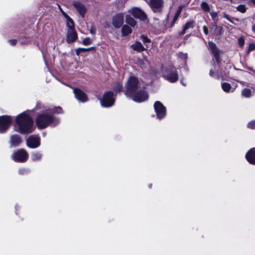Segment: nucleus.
Returning <instances> with one entry per match:
<instances>
[{
  "label": "nucleus",
  "mask_w": 255,
  "mask_h": 255,
  "mask_svg": "<svg viewBox=\"0 0 255 255\" xmlns=\"http://www.w3.org/2000/svg\"><path fill=\"white\" fill-rule=\"evenodd\" d=\"M142 81L134 76L129 77L126 85L125 94L136 102H142L148 98L147 93Z\"/></svg>",
  "instance_id": "f257e3e1"
},
{
  "label": "nucleus",
  "mask_w": 255,
  "mask_h": 255,
  "mask_svg": "<svg viewBox=\"0 0 255 255\" xmlns=\"http://www.w3.org/2000/svg\"><path fill=\"white\" fill-rule=\"evenodd\" d=\"M31 112L27 111L18 115L15 118V130L22 134H27L31 131Z\"/></svg>",
  "instance_id": "f03ea898"
},
{
  "label": "nucleus",
  "mask_w": 255,
  "mask_h": 255,
  "mask_svg": "<svg viewBox=\"0 0 255 255\" xmlns=\"http://www.w3.org/2000/svg\"><path fill=\"white\" fill-rule=\"evenodd\" d=\"M59 123L56 117L44 113L40 114L36 119V124L38 128L43 129L48 126L55 127Z\"/></svg>",
  "instance_id": "7ed1b4c3"
},
{
  "label": "nucleus",
  "mask_w": 255,
  "mask_h": 255,
  "mask_svg": "<svg viewBox=\"0 0 255 255\" xmlns=\"http://www.w3.org/2000/svg\"><path fill=\"white\" fill-rule=\"evenodd\" d=\"M162 74L164 78L171 83L175 82L178 79V73L172 64L167 67H163Z\"/></svg>",
  "instance_id": "20e7f679"
},
{
  "label": "nucleus",
  "mask_w": 255,
  "mask_h": 255,
  "mask_svg": "<svg viewBox=\"0 0 255 255\" xmlns=\"http://www.w3.org/2000/svg\"><path fill=\"white\" fill-rule=\"evenodd\" d=\"M115 102L114 94L112 92H107L103 96L102 99H100L101 106L104 107H110L112 106Z\"/></svg>",
  "instance_id": "39448f33"
},
{
  "label": "nucleus",
  "mask_w": 255,
  "mask_h": 255,
  "mask_svg": "<svg viewBox=\"0 0 255 255\" xmlns=\"http://www.w3.org/2000/svg\"><path fill=\"white\" fill-rule=\"evenodd\" d=\"M28 155L25 150L18 149L11 155L12 159L15 162H24L28 159Z\"/></svg>",
  "instance_id": "423d86ee"
},
{
  "label": "nucleus",
  "mask_w": 255,
  "mask_h": 255,
  "mask_svg": "<svg viewBox=\"0 0 255 255\" xmlns=\"http://www.w3.org/2000/svg\"><path fill=\"white\" fill-rule=\"evenodd\" d=\"M12 118L10 116H0V132H4L10 126Z\"/></svg>",
  "instance_id": "0eeeda50"
},
{
  "label": "nucleus",
  "mask_w": 255,
  "mask_h": 255,
  "mask_svg": "<svg viewBox=\"0 0 255 255\" xmlns=\"http://www.w3.org/2000/svg\"><path fill=\"white\" fill-rule=\"evenodd\" d=\"M154 108L156 113L157 118L159 120L163 119L165 116L166 114V108L160 102H155Z\"/></svg>",
  "instance_id": "6e6552de"
},
{
  "label": "nucleus",
  "mask_w": 255,
  "mask_h": 255,
  "mask_svg": "<svg viewBox=\"0 0 255 255\" xmlns=\"http://www.w3.org/2000/svg\"><path fill=\"white\" fill-rule=\"evenodd\" d=\"M150 6L154 12L161 11L163 5V0H150Z\"/></svg>",
  "instance_id": "1a4fd4ad"
},
{
  "label": "nucleus",
  "mask_w": 255,
  "mask_h": 255,
  "mask_svg": "<svg viewBox=\"0 0 255 255\" xmlns=\"http://www.w3.org/2000/svg\"><path fill=\"white\" fill-rule=\"evenodd\" d=\"M124 15L120 13L115 15L113 18L112 24L115 28H120L124 22Z\"/></svg>",
  "instance_id": "9d476101"
},
{
  "label": "nucleus",
  "mask_w": 255,
  "mask_h": 255,
  "mask_svg": "<svg viewBox=\"0 0 255 255\" xmlns=\"http://www.w3.org/2000/svg\"><path fill=\"white\" fill-rule=\"evenodd\" d=\"M129 12L135 18H138L141 20H144L146 18L145 13L137 7H134L129 10Z\"/></svg>",
  "instance_id": "9b49d317"
},
{
  "label": "nucleus",
  "mask_w": 255,
  "mask_h": 255,
  "mask_svg": "<svg viewBox=\"0 0 255 255\" xmlns=\"http://www.w3.org/2000/svg\"><path fill=\"white\" fill-rule=\"evenodd\" d=\"M74 93L75 98L82 102H85L87 101V97L86 94L79 89L75 88L74 89Z\"/></svg>",
  "instance_id": "f8f14e48"
},
{
  "label": "nucleus",
  "mask_w": 255,
  "mask_h": 255,
  "mask_svg": "<svg viewBox=\"0 0 255 255\" xmlns=\"http://www.w3.org/2000/svg\"><path fill=\"white\" fill-rule=\"evenodd\" d=\"M208 46L210 49L211 50L215 58V59L218 63L219 62V56H220V51L216 47V44L213 42L209 41L208 42Z\"/></svg>",
  "instance_id": "ddd939ff"
},
{
  "label": "nucleus",
  "mask_w": 255,
  "mask_h": 255,
  "mask_svg": "<svg viewBox=\"0 0 255 255\" xmlns=\"http://www.w3.org/2000/svg\"><path fill=\"white\" fill-rule=\"evenodd\" d=\"M73 4L79 13L82 16V17H84L87 10L85 6L80 2H75Z\"/></svg>",
  "instance_id": "4468645a"
},
{
  "label": "nucleus",
  "mask_w": 255,
  "mask_h": 255,
  "mask_svg": "<svg viewBox=\"0 0 255 255\" xmlns=\"http://www.w3.org/2000/svg\"><path fill=\"white\" fill-rule=\"evenodd\" d=\"M246 158L250 163L255 164V148L251 149L246 153Z\"/></svg>",
  "instance_id": "2eb2a0df"
},
{
  "label": "nucleus",
  "mask_w": 255,
  "mask_h": 255,
  "mask_svg": "<svg viewBox=\"0 0 255 255\" xmlns=\"http://www.w3.org/2000/svg\"><path fill=\"white\" fill-rule=\"evenodd\" d=\"M77 34L75 29L68 30L67 34V42L71 43L75 41L77 39Z\"/></svg>",
  "instance_id": "dca6fc26"
},
{
  "label": "nucleus",
  "mask_w": 255,
  "mask_h": 255,
  "mask_svg": "<svg viewBox=\"0 0 255 255\" xmlns=\"http://www.w3.org/2000/svg\"><path fill=\"white\" fill-rule=\"evenodd\" d=\"M22 142L20 136L17 134H14L11 136L10 139V143L11 147H16L18 146Z\"/></svg>",
  "instance_id": "f3484780"
},
{
  "label": "nucleus",
  "mask_w": 255,
  "mask_h": 255,
  "mask_svg": "<svg viewBox=\"0 0 255 255\" xmlns=\"http://www.w3.org/2000/svg\"><path fill=\"white\" fill-rule=\"evenodd\" d=\"M221 86L224 92L226 93H230L233 92L235 91L237 86V85L236 84L234 86H231L230 84L227 82H224L222 83Z\"/></svg>",
  "instance_id": "a211bd4d"
},
{
  "label": "nucleus",
  "mask_w": 255,
  "mask_h": 255,
  "mask_svg": "<svg viewBox=\"0 0 255 255\" xmlns=\"http://www.w3.org/2000/svg\"><path fill=\"white\" fill-rule=\"evenodd\" d=\"M187 58V54L186 53H180L179 54V59L181 62V66H179V68L184 67L185 70H187L186 67V59Z\"/></svg>",
  "instance_id": "6ab92c4d"
},
{
  "label": "nucleus",
  "mask_w": 255,
  "mask_h": 255,
  "mask_svg": "<svg viewBox=\"0 0 255 255\" xmlns=\"http://www.w3.org/2000/svg\"><path fill=\"white\" fill-rule=\"evenodd\" d=\"M131 47L133 50L138 52H141L146 49L140 42L137 41L132 44Z\"/></svg>",
  "instance_id": "aec40b11"
},
{
  "label": "nucleus",
  "mask_w": 255,
  "mask_h": 255,
  "mask_svg": "<svg viewBox=\"0 0 255 255\" xmlns=\"http://www.w3.org/2000/svg\"><path fill=\"white\" fill-rule=\"evenodd\" d=\"M126 21L127 24H129L131 27H134L136 26L135 21L130 15L126 16Z\"/></svg>",
  "instance_id": "412c9836"
},
{
  "label": "nucleus",
  "mask_w": 255,
  "mask_h": 255,
  "mask_svg": "<svg viewBox=\"0 0 255 255\" xmlns=\"http://www.w3.org/2000/svg\"><path fill=\"white\" fill-rule=\"evenodd\" d=\"M123 35L126 36L131 32V29L128 25H124L122 28Z\"/></svg>",
  "instance_id": "4be33fe9"
},
{
  "label": "nucleus",
  "mask_w": 255,
  "mask_h": 255,
  "mask_svg": "<svg viewBox=\"0 0 255 255\" xmlns=\"http://www.w3.org/2000/svg\"><path fill=\"white\" fill-rule=\"evenodd\" d=\"M242 95L247 98H249L252 97V91L248 88L244 89L242 91Z\"/></svg>",
  "instance_id": "5701e85b"
},
{
  "label": "nucleus",
  "mask_w": 255,
  "mask_h": 255,
  "mask_svg": "<svg viewBox=\"0 0 255 255\" xmlns=\"http://www.w3.org/2000/svg\"><path fill=\"white\" fill-rule=\"evenodd\" d=\"M40 143V137L37 135H33V148L37 147Z\"/></svg>",
  "instance_id": "b1692460"
},
{
  "label": "nucleus",
  "mask_w": 255,
  "mask_h": 255,
  "mask_svg": "<svg viewBox=\"0 0 255 255\" xmlns=\"http://www.w3.org/2000/svg\"><path fill=\"white\" fill-rule=\"evenodd\" d=\"M193 21H189V22H187L185 25H184V26L183 27V28L182 29V30L181 31V33H180V34L182 35V34H183L185 33L186 31L190 28H192L193 27Z\"/></svg>",
  "instance_id": "393cba45"
},
{
  "label": "nucleus",
  "mask_w": 255,
  "mask_h": 255,
  "mask_svg": "<svg viewBox=\"0 0 255 255\" xmlns=\"http://www.w3.org/2000/svg\"><path fill=\"white\" fill-rule=\"evenodd\" d=\"M67 21V26L68 27V30L74 29V22L73 20L70 17L66 18Z\"/></svg>",
  "instance_id": "a878e982"
},
{
  "label": "nucleus",
  "mask_w": 255,
  "mask_h": 255,
  "mask_svg": "<svg viewBox=\"0 0 255 255\" xmlns=\"http://www.w3.org/2000/svg\"><path fill=\"white\" fill-rule=\"evenodd\" d=\"M201 7L202 9L205 12L209 11L210 10V7L206 2H202L201 4Z\"/></svg>",
  "instance_id": "bb28decb"
},
{
  "label": "nucleus",
  "mask_w": 255,
  "mask_h": 255,
  "mask_svg": "<svg viewBox=\"0 0 255 255\" xmlns=\"http://www.w3.org/2000/svg\"><path fill=\"white\" fill-rule=\"evenodd\" d=\"M93 49V47L89 48H78L77 49H76V52L77 55H79V54L81 52L88 51L89 50H92Z\"/></svg>",
  "instance_id": "cd10ccee"
},
{
  "label": "nucleus",
  "mask_w": 255,
  "mask_h": 255,
  "mask_svg": "<svg viewBox=\"0 0 255 255\" xmlns=\"http://www.w3.org/2000/svg\"><path fill=\"white\" fill-rule=\"evenodd\" d=\"M209 75H210V76L211 77H212L215 78H219V74H217L215 72V70L213 69H211L210 70Z\"/></svg>",
  "instance_id": "c85d7f7f"
},
{
  "label": "nucleus",
  "mask_w": 255,
  "mask_h": 255,
  "mask_svg": "<svg viewBox=\"0 0 255 255\" xmlns=\"http://www.w3.org/2000/svg\"><path fill=\"white\" fill-rule=\"evenodd\" d=\"M180 10H178V11H177V12L176 13L175 15H174V17L173 19V20H172V23H171V26H172L174 23H175V22L176 21V20L178 19L179 15H180Z\"/></svg>",
  "instance_id": "c756f323"
},
{
  "label": "nucleus",
  "mask_w": 255,
  "mask_h": 255,
  "mask_svg": "<svg viewBox=\"0 0 255 255\" xmlns=\"http://www.w3.org/2000/svg\"><path fill=\"white\" fill-rule=\"evenodd\" d=\"M122 85L120 83H117L114 87V90L116 92H120L122 90Z\"/></svg>",
  "instance_id": "7c9ffc66"
},
{
  "label": "nucleus",
  "mask_w": 255,
  "mask_h": 255,
  "mask_svg": "<svg viewBox=\"0 0 255 255\" xmlns=\"http://www.w3.org/2000/svg\"><path fill=\"white\" fill-rule=\"evenodd\" d=\"M237 9L239 11L244 13L246 11V8L244 5H240L237 7Z\"/></svg>",
  "instance_id": "2f4dec72"
},
{
  "label": "nucleus",
  "mask_w": 255,
  "mask_h": 255,
  "mask_svg": "<svg viewBox=\"0 0 255 255\" xmlns=\"http://www.w3.org/2000/svg\"><path fill=\"white\" fill-rule=\"evenodd\" d=\"M248 127L251 129H255V120L249 122L248 124Z\"/></svg>",
  "instance_id": "473e14b6"
},
{
  "label": "nucleus",
  "mask_w": 255,
  "mask_h": 255,
  "mask_svg": "<svg viewBox=\"0 0 255 255\" xmlns=\"http://www.w3.org/2000/svg\"><path fill=\"white\" fill-rule=\"evenodd\" d=\"M91 40L90 38H86L83 39V44L85 45H88L91 43Z\"/></svg>",
  "instance_id": "72a5a7b5"
},
{
  "label": "nucleus",
  "mask_w": 255,
  "mask_h": 255,
  "mask_svg": "<svg viewBox=\"0 0 255 255\" xmlns=\"http://www.w3.org/2000/svg\"><path fill=\"white\" fill-rule=\"evenodd\" d=\"M141 39L142 40L143 43H150V40L146 36L144 35H141L140 36Z\"/></svg>",
  "instance_id": "f704fd0d"
},
{
  "label": "nucleus",
  "mask_w": 255,
  "mask_h": 255,
  "mask_svg": "<svg viewBox=\"0 0 255 255\" xmlns=\"http://www.w3.org/2000/svg\"><path fill=\"white\" fill-rule=\"evenodd\" d=\"M29 41H30L29 38L27 39L26 37H24V38H21L19 40V42L21 44H26Z\"/></svg>",
  "instance_id": "c9c22d12"
},
{
  "label": "nucleus",
  "mask_w": 255,
  "mask_h": 255,
  "mask_svg": "<svg viewBox=\"0 0 255 255\" xmlns=\"http://www.w3.org/2000/svg\"><path fill=\"white\" fill-rule=\"evenodd\" d=\"M53 113H56V114H60L62 113V109L60 107H55L53 110Z\"/></svg>",
  "instance_id": "e433bc0d"
},
{
  "label": "nucleus",
  "mask_w": 255,
  "mask_h": 255,
  "mask_svg": "<svg viewBox=\"0 0 255 255\" xmlns=\"http://www.w3.org/2000/svg\"><path fill=\"white\" fill-rule=\"evenodd\" d=\"M41 154L39 153H36L33 155V160H37L40 159Z\"/></svg>",
  "instance_id": "4c0bfd02"
},
{
  "label": "nucleus",
  "mask_w": 255,
  "mask_h": 255,
  "mask_svg": "<svg viewBox=\"0 0 255 255\" xmlns=\"http://www.w3.org/2000/svg\"><path fill=\"white\" fill-rule=\"evenodd\" d=\"M26 144L29 147H32V138L31 136H29L28 138H27L26 140Z\"/></svg>",
  "instance_id": "58836bf2"
},
{
  "label": "nucleus",
  "mask_w": 255,
  "mask_h": 255,
  "mask_svg": "<svg viewBox=\"0 0 255 255\" xmlns=\"http://www.w3.org/2000/svg\"><path fill=\"white\" fill-rule=\"evenodd\" d=\"M238 43L240 46L242 47L244 44V39L243 37H240L238 39Z\"/></svg>",
  "instance_id": "ea45409f"
},
{
  "label": "nucleus",
  "mask_w": 255,
  "mask_h": 255,
  "mask_svg": "<svg viewBox=\"0 0 255 255\" xmlns=\"http://www.w3.org/2000/svg\"><path fill=\"white\" fill-rule=\"evenodd\" d=\"M255 49V44H253V43L250 44L249 45L248 51H251L254 50Z\"/></svg>",
  "instance_id": "a19ab883"
},
{
  "label": "nucleus",
  "mask_w": 255,
  "mask_h": 255,
  "mask_svg": "<svg viewBox=\"0 0 255 255\" xmlns=\"http://www.w3.org/2000/svg\"><path fill=\"white\" fill-rule=\"evenodd\" d=\"M8 42L10 45H14L16 44L17 40L16 39H10L8 40Z\"/></svg>",
  "instance_id": "79ce46f5"
},
{
  "label": "nucleus",
  "mask_w": 255,
  "mask_h": 255,
  "mask_svg": "<svg viewBox=\"0 0 255 255\" xmlns=\"http://www.w3.org/2000/svg\"><path fill=\"white\" fill-rule=\"evenodd\" d=\"M42 104L39 103V102H38L37 104H36V105L34 108V110H38V109H40L42 108Z\"/></svg>",
  "instance_id": "37998d69"
},
{
  "label": "nucleus",
  "mask_w": 255,
  "mask_h": 255,
  "mask_svg": "<svg viewBox=\"0 0 255 255\" xmlns=\"http://www.w3.org/2000/svg\"><path fill=\"white\" fill-rule=\"evenodd\" d=\"M203 29L204 33L206 35H207L208 33V29L207 27L206 26H204L203 27Z\"/></svg>",
  "instance_id": "c03bdc74"
},
{
  "label": "nucleus",
  "mask_w": 255,
  "mask_h": 255,
  "mask_svg": "<svg viewBox=\"0 0 255 255\" xmlns=\"http://www.w3.org/2000/svg\"><path fill=\"white\" fill-rule=\"evenodd\" d=\"M211 16L214 18L217 16V13L216 12H212L210 13Z\"/></svg>",
  "instance_id": "a18cd8bd"
},
{
  "label": "nucleus",
  "mask_w": 255,
  "mask_h": 255,
  "mask_svg": "<svg viewBox=\"0 0 255 255\" xmlns=\"http://www.w3.org/2000/svg\"><path fill=\"white\" fill-rule=\"evenodd\" d=\"M60 10L62 13V15L66 18L69 17L62 9L60 7Z\"/></svg>",
  "instance_id": "49530a36"
},
{
  "label": "nucleus",
  "mask_w": 255,
  "mask_h": 255,
  "mask_svg": "<svg viewBox=\"0 0 255 255\" xmlns=\"http://www.w3.org/2000/svg\"><path fill=\"white\" fill-rule=\"evenodd\" d=\"M252 30L254 33H255V24L252 26Z\"/></svg>",
  "instance_id": "de8ad7c7"
},
{
  "label": "nucleus",
  "mask_w": 255,
  "mask_h": 255,
  "mask_svg": "<svg viewBox=\"0 0 255 255\" xmlns=\"http://www.w3.org/2000/svg\"><path fill=\"white\" fill-rule=\"evenodd\" d=\"M181 83L183 85V86H186V84L185 83H184V82H183V80L182 79L181 80Z\"/></svg>",
  "instance_id": "09e8293b"
},
{
  "label": "nucleus",
  "mask_w": 255,
  "mask_h": 255,
  "mask_svg": "<svg viewBox=\"0 0 255 255\" xmlns=\"http://www.w3.org/2000/svg\"><path fill=\"white\" fill-rule=\"evenodd\" d=\"M224 17H225L226 19H227L228 20H230V18H229V16H228L227 15L225 14V15H224Z\"/></svg>",
  "instance_id": "8fccbe9b"
},
{
  "label": "nucleus",
  "mask_w": 255,
  "mask_h": 255,
  "mask_svg": "<svg viewBox=\"0 0 255 255\" xmlns=\"http://www.w3.org/2000/svg\"><path fill=\"white\" fill-rule=\"evenodd\" d=\"M224 17H225L226 19H227L228 20H230V18H229V16H228L227 15L225 14V15H224Z\"/></svg>",
  "instance_id": "3c124183"
},
{
  "label": "nucleus",
  "mask_w": 255,
  "mask_h": 255,
  "mask_svg": "<svg viewBox=\"0 0 255 255\" xmlns=\"http://www.w3.org/2000/svg\"><path fill=\"white\" fill-rule=\"evenodd\" d=\"M251 2L254 4H255V0H251Z\"/></svg>",
  "instance_id": "603ef678"
},
{
  "label": "nucleus",
  "mask_w": 255,
  "mask_h": 255,
  "mask_svg": "<svg viewBox=\"0 0 255 255\" xmlns=\"http://www.w3.org/2000/svg\"><path fill=\"white\" fill-rule=\"evenodd\" d=\"M19 171L20 173H23L22 171H24V169H20Z\"/></svg>",
  "instance_id": "864d4df0"
},
{
  "label": "nucleus",
  "mask_w": 255,
  "mask_h": 255,
  "mask_svg": "<svg viewBox=\"0 0 255 255\" xmlns=\"http://www.w3.org/2000/svg\"><path fill=\"white\" fill-rule=\"evenodd\" d=\"M91 32L92 33H94L93 31H92V30L91 31Z\"/></svg>",
  "instance_id": "5fc2aeb1"
}]
</instances>
